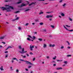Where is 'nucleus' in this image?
<instances>
[{
  "mask_svg": "<svg viewBox=\"0 0 73 73\" xmlns=\"http://www.w3.org/2000/svg\"><path fill=\"white\" fill-rule=\"evenodd\" d=\"M19 60L20 61H23V62H26L25 63V64H27L28 65V64H30V65H33L32 63L27 60H24L21 59H19Z\"/></svg>",
  "mask_w": 73,
  "mask_h": 73,
  "instance_id": "obj_1",
  "label": "nucleus"
},
{
  "mask_svg": "<svg viewBox=\"0 0 73 73\" xmlns=\"http://www.w3.org/2000/svg\"><path fill=\"white\" fill-rule=\"evenodd\" d=\"M19 52L21 53V54H24V53H27V51L24 52V48H23L22 49V52H21L20 51H19Z\"/></svg>",
  "mask_w": 73,
  "mask_h": 73,
  "instance_id": "obj_2",
  "label": "nucleus"
},
{
  "mask_svg": "<svg viewBox=\"0 0 73 73\" xmlns=\"http://www.w3.org/2000/svg\"><path fill=\"white\" fill-rule=\"evenodd\" d=\"M1 8L3 10H8V9H10V8H6L4 7H1Z\"/></svg>",
  "mask_w": 73,
  "mask_h": 73,
  "instance_id": "obj_3",
  "label": "nucleus"
},
{
  "mask_svg": "<svg viewBox=\"0 0 73 73\" xmlns=\"http://www.w3.org/2000/svg\"><path fill=\"white\" fill-rule=\"evenodd\" d=\"M34 47H35V46H32L31 45L30 46V48L31 50V51H32L33 50V48H34Z\"/></svg>",
  "mask_w": 73,
  "mask_h": 73,
  "instance_id": "obj_4",
  "label": "nucleus"
},
{
  "mask_svg": "<svg viewBox=\"0 0 73 73\" xmlns=\"http://www.w3.org/2000/svg\"><path fill=\"white\" fill-rule=\"evenodd\" d=\"M24 6H27V5L26 4H24V3H22L21 5V6L19 5L18 6V7H24Z\"/></svg>",
  "mask_w": 73,
  "mask_h": 73,
  "instance_id": "obj_5",
  "label": "nucleus"
},
{
  "mask_svg": "<svg viewBox=\"0 0 73 73\" xmlns=\"http://www.w3.org/2000/svg\"><path fill=\"white\" fill-rule=\"evenodd\" d=\"M5 36H1L0 37V39H4V37H5Z\"/></svg>",
  "mask_w": 73,
  "mask_h": 73,
  "instance_id": "obj_6",
  "label": "nucleus"
},
{
  "mask_svg": "<svg viewBox=\"0 0 73 73\" xmlns=\"http://www.w3.org/2000/svg\"><path fill=\"white\" fill-rule=\"evenodd\" d=\"M8 8H10V9H8L9 10H10L11 9H11H13V7H11V6H9V7Z\"/></svg>",
  "mask_w": 73,
  "mask_h": 73,
  "instance_id": "obj_7",
  "label": "nucleus"
},
{
  "mask_svg": "<svg viewBox=\"0 0 73 73\" xmlns=\"http://www.w3.org/2000/svg\"><path fill=\"white\" fill-rule=\"evenodd\" d=\"M60 69H62V68L61 67L58 68H56L57 70H60Z\"/></svg>",
  "mask_w": 73,
  "mask_h": 73,
  "instance_id": "obj_8",
  "label": "nucleus"
},
{
  "mask_svg": "<svg viewBox=\"0 0 73 73\" xmlns=\"http://www.w3.org/2000/svg\"><path fill=\"white\" fill-rule=\"evenodd\" d=\"M0 69H1V70H4L3 66H1V68H0Z\"/></svg>",
  "mask_w": 73,
  "mask_h": 73,
  "instance_id": "obj_9",
  "label": "nucleus"
},
{
  "mask_svg": "<svg viewBox=\"0 0 73 73\" xmlns=\"http://www.w3.org/2000/svg\"><path fill=\"white\" fill-rule=\"evenodd\" d=\"M12 47L11 46H9L7 48V49H6V50H7V49H9V48H12Z\"/></svg>",
  "mask_w": 73,
  "mask_h": 73,
  "instance_id": "obj_10",
  "label": "nucleus"
},
{
  "mask_svg": "<svg viewBox=\"0 0 73 73\" xmlns=\"http://www.w3.org/2000/svg\"><path fill=\"white\" fill-rule=\"evenodd\" d=\"M18 48L19 49L21 50L22 49V48H21V46H18Z\"/></svg>",
  "mask_w": 73,
  "mask_h": 73,
  "instance_id": "obj_11",
  "label": "nucleus"
},
{
  "mask_svg": "<svg viewBox=\"0 0 73 73\" xmlns=\"http://www.w3.org/2000/svg\"><path fill=\"white\" fill-rule=\"evenodd\" d=\"M61 16H63L64 17V16H65V14L63 13H61Z\"/></svg>",
  "mask_w": 73,
  "mask_h": 73,
  "instance_id": "obj_12",
  "label": "nucleus"
},
{
  "mask_svg": "<svg viewBox=\"0 0 73 73\" xmlns=\"http://www.w3.org/2000/svg\"><path fill=\"white\" fill-rule=\"evenodd\" d=\"M33 4L35 5V3H34V2L30 4H29V6H30V5H32V4Z\"/></svg>",
  "mask_w": 73,
  "mask_h": 73,
  "instance_id": "obj_13",
  "label": "nucleus"
},
{
  "mask_svg": "<svg viewBox=\"0 0 73 73\" xmlns=\"http://www.w3.org/2000/svg\"><path fill=\"white\" fill-rule=\"evenodd\" d=\"M46 47V45L45 44H44L43 45V47L44 48H45Z\"/></svg>",
  "mask_w": 73,
  "mask_h": 73,
  "instance_id": "obj_14",
  "label": "nucleus"
},
{
  "mask_svg": "<svg viewBox=\"0 0 73 73\" xmlns=\"http://www.w3.org/2000/svg\"><path fill=\"white\" fill-rule=\"evenodd\" d=\"M63 26H64V28H65L66 29V30H67V31H68V29H67V28L66 27H65V25H63Z\"/></svg>",
  "mask_w": 73,
  "mask_h": 73,
  "instance_id": "obj_15",
  "label": "nucleus"
},
{
  "mask_svg": "<svg viewBox=\"0 0 73 73\" xmlns=\"http://www.w3.org/2000/svg\"><path fill=\"white\" fill-rule=\"evenodd\" d=\"M65 64H68V62L66 61H64L63 62Z\"/></svg>",
  "mask_w": 73,
  "mask_h": 73,
  "instance_id": "obj_16",
  "label": "nucleus"
},
{
  "mask_svg": "<svg viewBox=\"0 0 73 73\" xmlns=\"http://www.w3.org/2000/svg\"><path fill=\"white\" fill-rule=\"evenodd\" d=\"M38 40H39V41H42V38H38Z\"/></svg>",
  "mask_w": 73,
  "mask_h": 73,
  "instance_id": "obj_17",
  "label": "nucleus"
},
{
  "mask_svg": "<svg viewBox=\"0 0 73 73\" xmlns=\"http://www.w3.org/2000/svg\"><path fill=\"white\" fill-rule=\"evenodd\" d=\"M46 18H50L49 15H47L46 17Z\"/></svg>",
  "mask_w": 73,
  "mask_h": 73,
  "instance_id": "obj_18",
  "label": "nucleus"
},
{
  "mask_svg": "<svg viewBox=\"0 0 73 73\" xmlns=\"http://www.w3.org/2000/svg\"><path fill=\"white\" fill-rule=\"evenodd\" d=\"M28 11H30V9H27L25 10V12Z\"/></svg>",
  "mask_w": 73,
  "mask_h": 73,
  "instance_id": "obj_19",
  "label": "nucleus"
},
{
  "mask_svg": "<svg viewBox=\"0 0 73 73\" xmlns=\"http://www.w3.org/2000/svg\"><path fill=\"white\" fill-rule=\"evenodd\" d=\"M44 13V12H40L39 13V15H41V14H43Z\"/></svg>",
  "mask_w": 73,
  "mask_h": 73,
  "instance_id": "obj_20",
  "label": "nucleus"
},
{
  "mask_svg": "<svg viewBox=\"0 0 73 73\" xmlns=\"http://www.w3.org/2000/svg\"><path fill=\"white\" fill-rule=\"evenodd\" d=\"M39 25H43V23H39Z\"/></svg>",
  "mask_w": 73,
  "mask_h": 73,
  "instance_id": "obj_21",
  "label": "nucleus"
},
{
  "mask_svg": "<svg viewBox=\"0 0 73 73\" xmlns=\"http://www.w3.org/2000/svg\"><path fill=\"white\" fill-rule=\"evenodd\" d=\"M50 27L52 28H54V26L53 25H51Z\"/></svg>",
  "mask_w": 73,
  "mask_h": 73,
  "instance_id": "obj_22",
  "label": "nucleus"
},
{
  "mask_svg": "<svg viewBox=\"0 0 73 73\" xmlns=\"http://www.w3.org/2000/svg\"><path fill=\"white\" fill-rule=\"evenodd\" d=\"M28 36L30 38H32V37H31V36H30V35H28Z\"/></svg>",
  "mask_w": 73,
  "mask_h": 73,
  "instance_id": "obj_23",
  "label": "nucleus"
},
{
  "mask_svg": "<svg viewBox=\"0 0 73 73\" xmlns=\"http://www.w3.org/2000/svg\"><path fill=\"white\" fill-rule=\"evenodd\" d=\"M36 38V37L35 36H33V38H32V39H33V40H35Z\"/></svg>",
  "mask_w": 73,
  "mask_h": 73,
  "instance_id": "obj_24",
  "label": "nucleus"
},
{
  "mask_svg": "<svg viewBox=\"0 0 73 73\" xmlns=\"http://www.w3.org/2000/svg\"><path fill=\"white\" fill-rule=\"evenodd\" d=\"M27 40L29 41H31V39H30V38H27Z\"/></svg>",
  "mask_w": 73,
  "mask_h": 73,
  "instance_id": "obj_25",
  "label": "nucleus"
},
{
  "mask_svg": "<svg viewBox=\"0 0 73 73\" xmlns=\"http://www.w3.org/2000/svg\"><path fill=\"white\" fill-rule=\"evenodd\" d=\"M22 3V2L21 1H19V2H18L17 3V4H20V3Z\"/></svg>",
  "mask_w": 73,
  "mask_h": 73,
  "instance_id": "obj_26",
  "label": "nucleus"
},
{
  "mask_svg": "<svg viewBox=\"0 0 73 73\" xmlns=\"http://www.w3.org/2000/svg\"><path fill=\"white\" fill-rule=\"evenodd\" d=\"M66 5V3H64L63 5L62 6L63 7H65V6Z\"/></svg>",
  "mask_w": 73,
  "mask_h": 73,
  "instance_id": "obj_27",
  "label": "nucleus"
},
{
  "mask_svg": "<svg viewBox=\"0 0 73 73\" xmlns=\"http://www.w3.org/2000/svg\"><path fill=\"white\" fill-rule=\"evenodd\" d=\"M67 31H69L70 32H72V31H73V30H68Z\"/></svg>",
  "mask_w": 73,
  "mask_h": 73,
  "instance_id": "obj_28",
  "label": "nucleus"
},
{
  "mask_svg": "<svg viewBox=\"0 0 73 73\" xmlns=\"http://www.w3.org/2000/svg\"><path fill=\"white\" fill-rule=\"evenodd\" d=\"M49 16L50 17V18L52 17H53V15H49Z\"/></svg>",
  "mask_w": 73,
  "mask_h": 73,
  "instance_id": "obj_29",
  "label": "nucleus"
},
{
  "mask_svg": "<svg viewBox=\"0 0 73 73\" xmlns=\"http://www.w3.org/2000/svg\"><path fill=\"white\" fill-rule=\"evenodd\" d=\"M35 21L36 22H37V21H38L39 20L38 19H35Z\"/></svg>",
  "mask_w": 73,
  "mask_h": 73,
  "instance_id": "obj_30",
  "label": "nucleus"
},
{
  "mask_svg": "<svg viewBox=\"0 0 73 73\" xmlns=\"http://www.w3.org/2000/svg\"><path fill=\"white\" fill-rule=\"evenodd\" d=\"M67 57H71V56H72V55H67Z\"/></svg>",
  "mask_w": 73,
  "mask_h": 73,
  "instance_id": "obj_31",
  "label": "nucleus"
},
{
  "mask_svg": "<svg viewBox=\"0 0 73 73\" xmlns=\"http://www.w3.org/2000/svg\"><path fill=\"white\" fill-rule=\"evenodd\" d=\"M69 20H70V21H72V18H69Z\"/></svg>",
  "mask_w": 73,
  "mask_h": 73,
  "instance_id": "obj_32",
  "label": "nucleus"
},
{
  "mask_svg": "<svg viewBox=\"0 0 73 73\" xmlns=\"http://www.w3.org/2000/svg\"><path fill=\"white\" fill-rule=\"evenodd\" d=\"M31 67H32V66H28V68H31Z\"/></svg>",
  "mask_w": 73,
  "mask_h": 73,
  "instance_id": "obj_33",
  "label": "nucleus"
},
{
  "mask_svg": "<svg viewBox=\"0 0 73 73\" xmlns=\"http://www.w3.org/2000/svg\"><path fill=\"white\" fill-rule=\"evenodd\" d=\"M18 29L19 30H21V27H19L18 28Z\"/></svg>",
  "mask_w": 73,
  "mask_h": 73,
  "instance_id": "obj_34",
  "label": "nucleus"
},
{
  "mask_svg": "<svg viewBox=\"0 0 73 73\" xmlns=\"http://www.w3.org/2000/svg\"><path fill=\"white\" fill-rule=\"evenodd\" d=\"M66 27H70V26H68V25H66Z\"/></svg>",
  "mask_w": 73,
  "mask_h": 73,
  "instance_id": "obj_35",
  "label": "nucleus"
},
{
  "mask_svg": "<svg viewBox=\"0 0 73 73\" xmlns=\"http://www.w3.org/2000/svg\"><path fill=\"white\" fill-rule=\"evenodd\" d=\"M19 11H16L15 12V13H19Z\"/></svg>",
  "mask_w": 73,
  "mask_h": 73,
  "instance_id": "obj_36",
  "label": "nucleus"
},
{
  "mask_svg": "<svg viewBox=\"0 0 73 73\" xmlns=\"http://www.w3.org/2000/svg\"><path fill=\"white\" fill-rule=\"evenodd\" d=\"M52 44H49V46H50V47H52Z\"/></svg>",
  "mask_w": 73,
  "mask_h": 73,
  "instance_id": "obj_37",
  "label": "nucleus"
},
{
  "mask_svg": "<svg viewBox=\"0 0 73 73\" xmlns=\"http://www.w3.org/2000/svg\"><path fill=\"white\" fill-rule=\"evenodd\" d=\"M63 0H60L59 1V3H61Z\"/></svg>",
  "mask_w": 73,
  "mask_h": 73,
  "instance_id": "obj_38",
  "label": "nucleus"
},
{
  "mask_svg": "<svg viewBox=\"0 0 73 73\" xmlns=\"http://www.w3.org/2000/svg\"><path fill=\"white\" fill-rule=\"evenodd\" d=\"M30 54L31 55H33V53L31 52L30 53Z\"/></svg>",
  "mask_w": 73,
  "mask_h": 73,
  "instance_id": "obj_39",
  "label": "nucleus"
},
{
  "mask_svg": "<svg viewBox=\"0 0 73 73\" xmlns=\"http://www.w3.org/2000/svg\"><path fill=\"white\" fill-rule=\"evenodd\" d=\"M64 48V46H62L61 47V49H63Z\"/></svg>",
  "mask_w": 73,
  "mask_h": 73,
  "instance_id": "obj_40",
  "label": "nucleus"
},
{
  "mask_svg": "<svg viewBox=\"0 0 73 73\" xmlns=\"http://www.w3.org/2000/svg\"><path fill=\"white\" fill-rule=\"evenodd\" d=\"M29 24H28V23H27L25 25V26H27Z\"/></svg>",
  "mask_w": 73,
  "mask_h": 73,
  "instance_id": "obj_41",
  "label": "nucleus"
},
{
  "mask_svg": "<svg viewBox=\"0 0 73 73\" xmlns=\"http://www.w3.org/2000/svg\"><path fill=\"white\" fill-rule=\"evenodd\" d=\"M54 46H55V44H53L52 45V47H54Z\"/></svg>",
  "mask_w": 73,
  "mask_h": 73,
  "instance_id": "obj_42",
  "label": "nucleus"
},
{
  "mask_svg": "<svg viewBox=\"0 0 73 73\" xmlns=\"http://www.w3.org/2000/svg\"><path fill=\"white\" fill-rule=\"evenodd\" d=\"M2 43H3V44H6V43L4 42H2Z\"/></svg>",
  "mask_w": 73,
  "mask_h": 73,
  "instance_id": "obj_43",
  "label": "nucleus"
},
{
  "mask_svg": "<svg viewBox=\"0 0 73 73\" xmlns=\"http://www.w3.org/2000/svg\"><path fill=\"white\" fill-rule=\"evenodd\" d=\"M16 72L17 73H19V70H16Z\"/></svg>",
  "mask_w": 73,
  "mask_h": 73,
  "instance_id": "obj_44",
  "label": "nucleus"
},
{
  "mask_svg": "<svg viewBox=\"0 0 73 73\" xmlns=\"http://www.w3.org/2000/svg\"><path fill=\"white\" fill-rule=\"evenodd\" d=\"M57 61H62V60H57Z\"/></svg>",
  "mask_w": 73,
  "mask_h": 73,
  "instance_id": "obj_45",
  "label": "nucleus"
},
{
  "mask_svg": "<svg viewBox=\"0 0 73 73\" xmlns=\"http://www.w3.org/2000/svg\"><path fill=\"white\" fill-rule=\"evenodd\" d=\"M19 17H18L16 18L15 20H19Z\"/></svg>",
  "mask_w": 73,
  "mask_h": 73,
  "instance_id": "obj_46",
  "label": "nucleus"
},
{
  "mask_svg": "<svg viewBox=\"0 0 73 73\" xmlns=\"http://www.w3.org/2000/svg\"><path fill=\"white\" fill-rule=\"evenodd\" d=\"M67 43H68V45H70V43H69V42H68V41H67Z\"/></svg>",
  "mask_w": 73,
  "mask_h": 73,
  "instance_id": "obj_47",
  "label": "nucleus"
},
{
  "mask_svg": "<svg viewBox=\"0 0 73 73\" xmlns=\"http://www.w3.org/2000/svg\"><path fill=\"white\" fill-rule=\"evenodd\" d=\"M44 32H46V29H45L43 30Z\"/></svg>",
  "mask_w": 73,
  "mask_h": 73,
  "instance_id": "obj_48",
  "label": "nucleus"
},
{
  "mask_svg": "<svg viewBox=\"0 0 73 73\" xmlns=\"http://www.w3.org/2000/svg\"><path fill=\"white\" fill-rule=\"evenodd\" d=\"M51 13V12H47L46 13Z\"/></svg>",
  "mask_w": 73,
  "mask_h": 73,
  "instance_id": "obj_49",
  "label": "nucleus"
},
{
  "mask_svg": "<svg viewBox=\"0 0 73 73\" xmlns=\"http://www.w3.org/2000/svg\"><path fill=\"white\" fill-rule=\"evenodd\" d=\"M23 58H26V56H24L23 57Z\"/></svg>",
  "mask_w": 73,
  "mask_h": 73,
  "instance_id": "obj_50",
  "label": "nucleus"
},
{
  "mask_svg": "<svg viewBox=\"0 0 73 73\" xmlns=\"http://www.w3.org/2000/svg\"><path fill=\"white\" fill-rule=\"evenodd\" d=\"M35 60V58H34L33 59V61H34Z\"/></svg>",
  "mask_w": 73,
  "mask_h": 73,
  "instance_id": "obj_51",
  "label": "nucleus"
},
{
  "mask_svg": "<svg viewBox=\"0 0 73 73\" xmlns=\"http://www.w3.org/2000/svg\"><path fill=\"white\" fill-rule=\"evenodd\" d=\"M5 53H8V51H6L5 52Z\"/></svg>",
  "mask_w": 73,
  "mask_h": 73,
  "instance_id": "obj_52",
  "label": "nucleus"
},
{
  "mask_svg": "<svg viewBox=\"0 0 73 73\" xmlns=\"http://www.w3.org/2000/svg\"><path fill=\"white\" fill-rule=\"evenodd\" d=\"M68 49H70V47H69V46H68Z\"/></svg>",
  "mask_w": 73,
  "mask_h": 73,
  "instance_id": "obj_53",
  "label": "nucleus"
},
{
  "mask_svg": "<svg viewBox=\"0 0 73 73\" xmlns=\"http://www.w3.org/2000/svg\"><path fill=\"white\" fill-rule=\"evenodd\" d=\"M25 70H26V71H28V70H29L28 69H26Z\"/></svg>",
  "mask_w": 73,
  "mask_h": 73,
  "instance_id": "obj_54",
  "label": "nucleus"
},
{
  "mask_svg": "<svg viewBox=\"0 0 73 73\" xmlns=\"http://www.w3.org/2000/svg\"><path fill=\"white\" fill-rule=\"evenodd\" d=\"M13 62H14V61L13 60H11V62L12 63H13Z\"/></svg>",
  "mask_w": 73,
  "mask_h": 73,
  "instance_id": "obj_55",
  "label": "nucleus"
},
{
  "mask_svg": "<svg viewBox=\"0 0 73 73\" xmlns=\"http://www.w3.org/2000/svg\"><path fill=\"white\" fill-rule=\"evenodd\" d=\"M8 57V55H7L5 56V57L6 58H7V57Z\"/></svg>",
  "mask_w": 73,
  "mask_h": 73,
  "instance_id": "obj_56",
  "label": "nucleus"
},
{
  "mask_svg": "<svg viewBox=\"0 0 73 73\" xmlns=\"http://www.w3.org/2000/svg\"><path fill=\"white\" fill-rule=\"evenodd\" d=\"M16 58H13V60H16Z\"/></svg>",
  "mask_w": 73,
  "mask_h": 73,
  "instance_id": "obj_57",
  "label": "nucleus"
},
{
  "mask_svg": "<svg viewBox=\"0 0 73 73\" xmlns=\"http://www.w3.org/2000/svg\"><path fill=\"white\" fill-rule=\"evenodd\" d=\"M16 60L17 61H19V60L18 59H17L16 58Z\"/></svg>",
  "mask_w": 73,
  "mask_h": 73,
  "instance_id": "obj_58",
  "label": "nucleus"
},
{
  "mask_svg": "<svg viewBox=\"0 0 73 73\" xmlns=\"http://www.w3.org/2000/svg\"><path fill=\"white\" fill-rule=\"evenodd\" d=\"M53 66H56V64H54L53 65Z\"/></svg>",
  "mask_w": 73,
  "mask_h": 73,
  "instance_id": "obj_59",
  "label": "nucleus"
},
{
  "mask_svg": "<svg viewBox=\"0 0 73 73\" xmlns=\"http://www.w3.org/2000/svg\"><path fill=\"white\" fill-rule=\"evenodd\" d=\"M62 66H65V64H64Z\"/></svg>",
  "mask_w": 73,
  "mask_h": 73,
  "instance_id": "obj_60",
  "label": "nucleus"
},
{
  "mask_svg": "<svg viewBox=\"0 0 73 73\" xmlns=\"http://www.w3.org/2000/svg\"><path fill=\"white\" fill-rule=\"evenodd\" d=\"M52 62H54V63H56V62L53 61H52Z\"/></svg>",
  "mask_w": 73,
  "mask_h": 73,
  "instance_id": "obj_61",
  "label": "nucleus"
},
{
  "mask_svg": "<svg viewBox=\"0 0 73 73\" xmlns=\"http://www.w3.org/2000/svg\"><path fill=\"white\" fill-rule=\"evenodd\" d=\"M60 18H61V17L60 15L58 16Z\"/></svg>",
  "mask_w": 73,
  "mask_h": 73,
  "instance_id": "obj_62",
  "label": "nucleus"
},
{
  "mask_svg": "<svg viewBox=\"0 0 73 73\" xmlns=\"http://www.w3.org/2000/svg\"><path fill=\"white\" fill-rule=\"evenodd\" d=\"M49 58L48 56H47V58Z\"/></svg>",
  "mask_w": 73,
  "mask_h": 73,
  "instance_id": "obj_63",
  "label": "nucleus"
},
{
  "mask_svg": "<svg viewBox=\"0 0 73 73\" xmlns=\"http://www.w3.org/2000/svg\"><path fill=\"white\" fill-rule=\"evenodd\" d=\"M49 37H52V35H49Z\"/></svg>",
  "mask_w": 73,
  "mask_h": 73,
  "instance_id": "obj_64",
  "label": "nucleus"
}]
</instances>
